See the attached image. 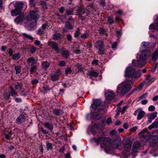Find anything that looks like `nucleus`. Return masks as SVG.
<instances>
[{
    "instance_id": "obj_54",
    "label": "nucleus",
    "mask_w": 158,
    "mask_h": 158,
    "mask_svg": "<svg viewBox=\"0 0 158 158\" xmlns=\"http://www.w3.org/2000/svg\"><path fill=\"white\" fill-rule=\"evenodd\" d=\"M36 69V67L35 66H32L31 69V72L32 73L34 72Z\"/></svg>"
},
{
    "instance_id": "obj_15",
    "label": "nucleus",
    "mask_w": 158,
    "mask_h": 158,
    "mask_svg": "<svg viewBox=\"0 0 158 158\" xmlns=\"http://www.w3.org/2000/svg\"><path fill=\"white\" fill-rule=\"evenodd\" d=\"M146 80L147 83L150 85L155 81V78L154 77H152L150 75H148L147 76Z\"/></svg>"
},
{
    "instance_id": "obj_33",
    "label": "nucleus",
    "mask_w": 158,
    "mask_h": 158,
    "mask_svg": "<svg viewBox=\"0 0 158 158\" xmlns=\"http://www.w3.org/2000/svg\"><path fill=\"white\" fill-rule=\"evenodd\" d=\"M3 96L6 99H8L10 98V93L8 94V92L6 90H5L4 91Z\"/></svg>"
},
{
    "instance_id": "obj_49",
    "label": "nucleus",
    "mask_w": 158,
    "mask_h": 158,
    "mask_svg": "<svg viewBox=\"0 0 158 158\" xmlns=\"http://www.w3.org/2000/svg\"><path fill=\"white\" fill-rule=\"evenodd\" d=\"M47 148L48 150L52 149V144L50 143H48L47 144Z\"/></svg>"
},
{
    "instance_id": "obj_9",
    "label": "nucleus",
    "mask_w": 158,
    "mask_h": 158,
    "mask_svg": "<svg viewBox=\"0 0 158 158\" xmlns=\"http://www.w3.org/2000/svg\"><path fill=\"white\" fill-rule=\"evenodd\" d=\"M26 118L24 114H21L17 118L16 120V123L19 124L24 123L26 120Z\"/></svg>"
},
{
    "instance_id": "obj_18",
    "label": "nucleus",
    "mask_w": 158,
    "mask_h": 158,
    "mask_svg": "<svg viewBox=\"0 0 158 158\" xmlns=\"http://www.w3.org/2000/svg\"><path fill=\"white\" fill-rule=\"evenodd\" d=\"M158 55V50L154 51L152 55V60L153 61H155L157 58Z\"/></svg>"
},
{
    "instance_id": "obj_42",
    "label": "nucleus",
    "mask_w": 158,
    "mask_h": 158,
    "mask_svg": "<svg viewBox=\"0 0 158 158\" xmlns=\"http://www.w3.org/2000/svg\"><path fill=\"white\" fill-rule=\"evenodd\" d=\"M108 23L110 24H112L114 21L113 19V18L110 16L108 17V18L107 20Z\"/></svg>"
},
{
    "instance_id": "obj_5",
    "label": "nucleus",
    "mask_w": 158,
    "mask_h": 158,
    "mask_svg": "<svg viewBox=\"0 0 158 158\" xmlns=\"http://www.w3.org/2000/svg\"><path fill=\"white\" fill-rule=\"evenodd\" d=\"M39 15L38 11L36 10H31L29 13V16L27 17L26 19L28 22L27 23H29L31 19L30 18H31L34 20H36L38 19V16Z\"/></svg>"
},
{
    "instance_id": "obj_43",
    "label": "nucleus",
    "mask_w": 158,
    "mask_h": 158,
    "mask_svg": "<svg viewBox=\"0 0 158 158\" xmlns=\"http://www.w3.org/2000/svg\"><path fill=\"white\" fill-rule=\"evenodd\" d=\"M35 0H30V5L31 7H33L35 4Z\"/></svg>"
},
{
    "instance_id": "obj_50",
    "label": "nucleus",
    "mask_w": 158,
    "mask_h": 158,
    "mask_svg": "<svg viewBox=\"0 0 158 158\" xmlns=\"http://www.w3.org/2000/svg\"><path fill=\"white\" fill-rule=\"evenodd\" d=\"M152 127L154 128H156L158 127V122H155L152 124Z\"/></svg>"
},
{
    "instance_id": "obj_57",
    "label": "nucleus",
    "mask_w": 158,
    "mask_h": 158,
    "mask_svg": "<svg viewBox=\"0 0 158 158\" xmlns=\"http://www.w3.org/2000/svg\"><path fill=\"white\" fill-rule=\"evenodd\" d=\"M71 35L69 34H68L67 35V39L68 41H71L72 39Z\"/></svg>"
},
{
    "instance_id": "obj_25",
    "label": "nucleus",
    "mask_w": 158,
    "mask_h": 158,
    "mask_svg": "<svg viewBox=\"0 0 158 158\" xmlns=\"http://www.w3.org/2000/svg\"><path fill=\"white\" fill-rule=\"evenodd\" d=\"M10 88L11 90V91L10 92L11 95L13 97H15L18 96L17 93L15 90L13 88L12 86H10Z\"/></svg>"
},
{
    "instance_id": "obj_13",
    "label": "nucleus",
    "mask_w": 158,
    "mask_h": 158,
    "mask_svg": "<svg viewBox=\"0 0 158 158\" xmlns=\"http://www.w3.org/2000/svg\"><path fill=\"white\" fill-rule=\"evenodd\" d=\"M100 100L96 99L94 100V102L91 106V107L94 110L96 109L101 104Z\"/></svg>"
},
{
    "instance_id": "obj_61",
    "label": "nucleus",
    "mask_w": 158,
    "mask_h": 158,
    "mask_svg": "<svg viewBox=\"0 0 158 158\" xmlns=\"http://www.w3.org/2000/svg\"><path fill=\"white\" fill-rule=\"evenodd\" d=\"M15 101L17 102H20L21 101V99L20 98H15Z\"/></svg>"
},
{
    "instance_id": "obj_22",
    "label": "nucleus",
    "mask_w": 158,
    "mask_h": 158,
    "mask_svg": "<svg viewBox=\"0 0 158 158\" xmlns=\"http://www.w3.org/2000/svg\"><path fill=\"white\" fill-rule=\"evenodd\" d=\"M27 61L29 63H31L32 65L35 64L37 62V60L32 57L28 58Z\"/></svg>"
},
{
    "instance_id": "obj_62",
    "label": "nucleus",
    "mask_w": 158,
    "mask_h": 158,
    "mask_svg": "<svg viewBox=\"0 0 158 158\" xmlns=\"http://www.w3.org/2000/svg\"><path fill=\"white\" fill-rule=\"evenodd\" d=\"M99 32L100 34H103L104 33V30L102 28H100Z\"/></svg>"
},
{
    "instance_id": "obj_7",
    "label": "nucleus",
    "mask_w": 158,
    "mask_h": 158,
    "mask_svg": "<svg viewBox=\"0 0 158 158\" xmlns=\"http://www.w3.org/2000/svg\"><path fill=\"white\" fill-rule=\"evenodd\" d=\"M132 143V142L130 139H127L125 141L124 143V147L125 151L129 152L131 150Z\"/></svg>"
},
{
    "instance_id": "obj_20",
    "label": "nucleus",
    "mask_w": 158,
    "mask_h": 158,
    "mask_svg": "<svg viewBox=\"0 0 158 158\" xmlns=\"http://www.w3.org/2000/svg\"><path fill=\"white\" fill-rule=\"evenodd\" d=\"M98 72H96L94 71H92L88 72L87 74V76H93L94 77H97L98 75Z\"/></svg>"
},
{
    "instance_id": "obj_56",
    "label": "nucleus",
    "mask_w": 158,
    "mask_h": 158,
    "mask_svg": "<svg viewBox=\"0 0 158 158\" xmlns=\"http://www.w3.org/2000/svg\"><path fill=\"white\" fill-rule=\"evenodd\" d=\"M65 65V62L64 61L62 60L59 63V65L60 66H64Z\"/></svg>"
},
{
    "instance_id": "obj_29",
    "label": "nucleus",
    "mask_w": 158,
    "mask_h": 158,
    "mask_svg": "<svg viewBox=\"0 0 158 158\" xmlns=\"http://www.w3.org/2000/svg\"><path fill=\"white\" fill-rule=\"evenodd\" d=\"M23 35L25 38H27L29 40H33V38L29 35L26 34L25 33L23 34Z\"/></svg>"
},
{
    "instance_id": "obj_28",
    "label": "nucleus",
    "mask_w": 158,
    "mask_h": 158,
    "mask_svg": "<svg viewBox=\"0 0 158 158\" xmlns=\"http://www.w3.org/2000/svg\"><path fill=\"white\" fill-rule=\"evenodd\" d=\"M15 69L16 71V74H17L21 72V68L19 66H15Z\"/></svg>"
},
{
    "instance_id": "obj_60",
    "label": "nucleus",
    "mask_w": 158,
    "mask_h": 158,
    "mask_svg": "<svg viewBox=\"0 0 158 158\" xmlns=\"http://www.w3.org/2000/svg\"><path fill=\"white\" fill-rule=\"evenodd\" d=\"M39 82L38 80L37 79H35L31 81V83L32 84H35L38 83Z\"/></svg>"
},
{
    "instance_id": "obj_39",
    "label": "nucleus",
    "mask_w": 158,
    "mask_h": 158,
    "mask_svg": "<svg viewBox=\"0 0 158 158\" xmlns=\"http://www.w3.org/2000/svg\"><path fill=\"white\" fill-rule=\"evenodd\" d=\"M22 86V84L21 83H17L15 85V88L16 89H20Z\"/></svg>"
},
{
    "instance_id": "obj_1",
    "label": "nucleus",
    "mask_w": 158,
    "mask_h": 158,
    "mask_svg": "<svg viewBox=\"0 0 158 158\" xmlns=\"http://www.w3.org/2000/svg\"><path fill=\"white\" fill-rule=\"evenodd\" d=\"M141 52L139 55L137 56V61L133 60L132 64L133 66L141 67L146 64V60L150 56L151 52L148 50H140Z\"/></svg>"
},
{
    "instance_id": "obj_40",
    "label": "nucleus",
    "mask_w": 158,
    "mask_h": 158,
    "mask_svg": "<svg viewBox=\"0 0 158 158\" xmlns=\"http://www.w3.org/2000/svg\"><path fill=\"white\" fill-rule=\"evenodd\" d=\"M30 52L32 53L35 52L36 51V48L34 46H32L30 47Z\"/></svg>"
},
{
    "instance_id": "obj_38",
    "label": "nucleus",
    "mask_w": 158,
    "mask_h": 158,
    "mask_svg": "<svg viewBox=\"0 0 158 158\" xmlns=\"http://www.w3.org/2000/svg\"><path fill=\"white\" fill-rule=\"evenodd\" d=\"M62 111L60 110H55L53 111V113L56 115H59L62 113Z\"/></svg>"
},
{
    "instance_id": "obj_64",
    "label": "nucleus",
    "mask_w": 158,
    "mask_h": 158,
    "mask_svg": "<svg viewBox=\"0 0 158 158\" xmlns=\"http://www.w3.org/2000/svg\"><path fill=\"white\" fill-rule=\"evenodd\" d=\"M158 99V96L156 95L153 97L152 98V100L154 101H156Z\"/></svg>"
},
{
    "instance_id": "obj_31",
    "label": "nucleus",
    "mask_w": 158,
    "mask_h": 158,
    "mask_svg": "<svg viewBox=\"0 0 158 158\" xmlns=\"http://www.w3.org/2000/svg\"><path fill=\"white\" fill-rule=\"evenodd\" d=\"M60 34L56 33L54 35L53 39L54 40H58L60 38Z\"/></svg>"
},
{
    "instance_id": "obj_2",
    "label": "nucleus",
    "mask_w": 158,
    "mask_h": 158,
    "mask_svg": "<svg viewBox=\"0 0 158 158\" xmlns=\"http://www.w3.org/2000/svg\"><path fill=\"white\" fill-rule=\"evenodd\" d=\"M134 82L126 80L119 84L117 87L116 93L118 94L124 95L131 88Z\"/></svg>"
},
{
    "instance_id": "obj_24",
    "label": "nucleus",
    "mask_w": 158,
    "mask_h": 158,
    "mask_svg": "<svg viewBox=\"0 0 158 158\" xmlns=\"http://www.w3.org/2000/svg\"><path fill=\"white\" fill-rule=\"evenodd\" d=\"M21 55L19 53H18L14 54L12 56V58L14 60H19L20 57Z\"/></svg>"
},
{
    "instance_id": "obj_27",
    "label": "nucleus",
    "mask_w": 158,
    "mask_h": 158,
    "mask_svg": "<svg viewBox=\"0 0 158 158\" xmlns=\"http://www.w3.org/2000/svg\"><path fill=\"white\" fill-rule=\"evenodd\" d=\"M23 19V17L21 16H19L14 20L15 22L16 23H19L21 22Z\"/></svg>"
},
{
    "instance_id": "obj_46",
    "label": "nucleus",
    "mask_w": 158,
    "mask_h": 158,
    "mask_svg": "<svg viewBox=\"0 0 158 158\" xmlns=\"http://www.w3.org/2000/svg\"><path fill=\"white\" fill-rule=\"evenodd\" d=\"M71 72V70L69 68H67L65 70V73L67 74H69Z\"/></svg>"
},
{
    "instance_id": "obj_58",
    "label": "nucleus",
    "mask_w": 158,
    "mask_h": 158,
    "mask_svg": "<svg viewBox=\"0 0 158 158\" xmlns=\"http://www.w3.org/2000/svg\"><path fill=\"white\" fill-rule=\"evenodd\" d=\"M110 133L111 135H114L116 134V131L115 130H113L110 131Z\"/></svg>"
},
{
    "instance_id": "obj_53",
    "label": "nucleus",
    "mask_w": 158,
    "mask_h": 158,
    "mask_svg": "<svg viewBox=\"0 0 158 158\" xmlns=\"http://www.w3.org/2000/svg\"><path fill=\"white\" fill-rule=\"evenodd\" d=\"M117 45V43L116 42H114L113 44H112L111 46L112 48L113 49H114L116 48Z\"/></svg>"
},
{
    "instance_id": "obj_30",
    "label": "nucleus",
    "mask_w": 158,
    "mask_h": 158,
    "mask_svg": "<svg viewBox=\"0 0 158 158\" xmlns=\"http://www.w3.org/2000/svg\"><path fill=\"white\" fill-rule=\"evenodd\" d=\"M42 65V67L45 69H47L49 66V63L47 61H45L43 63Z\"/></svg>"
},
{
    "instance_id": "obj_63",
    "label": "nucleus",
    "mask_w": 158,
    "mask_h": 158,
    "mask_svg": "<svg viewBox=\"0 0 158 158\" xmlns=\"http://www.w3.org/2000/svg\"><path fill=\"white\" fill-rule=\"evenodd\" d=\"M34 44L38 46L40 45V41L38 40H35L34 42Z\"/></svg>"
},
{
    "instance_id": "obj_45",
    "label": "nucleus",
    "mask_w": 158,
    "mask_h": 158,
    "mask_svg": "<svg viewBox=\"0 0 158 158\" xmlns=\"http://www.w3.org/2000/svg\"><path fill=\"white\" fill-rule=\"evenodd\" d=\"M12 135V133L11 132H9L8 134H6L5 135V137L6 139H9L10 137Z\"/></svg>"
},
{
    "instance_id": "obj_35",
    "label": "nucleus",
    "mask_w": 158,
    "mask_h": 158,
    "mask_svg": "<svg viewBox=\"0 0 158 158\" xmlns=\"http://www.w3.org/2000/svg\"><path fill=\"white\" fill-rule=\"evenodd\" d=\"M61 54L63 56L67 58L69 56V52L65 51L63 52Z\"/></svg>"
},
{
    "instance_id": "obj_34",
    "label": "nucleus",
    "mask_w": 158,
    "mask_h": 158,
    "mask_svg": "<svg viewBox=\"0 0 158 158\" xmlns=\"http://www.w3.org/2000/svg\"><path fill=\"white\" fill-rule=\"evenodd\" d=\"M45 126L50 130H52L53 128V125L49 123H45Z\"/></svg>"
},
{
    "instance_id": "obj_32",
    "label": "nucleus",
    "mask_w": 158,
    "mask_h": 158,
    "mask_svg": "<svg viewBox=\"0 0 158 158\" xmlns=\"http://www.w3.org/2000/svg\"><path fill=\"white\" fill-rule=\"evenodd\" d=\"M65 27L68 29H71L72 28V26L69 22H67L65 23Z\"/></svg>"
},
{
    "instance_id": "obj_21",
    "label": "nucleus",
    "mask_w": 158,
    "mask_h": 158,
    "mask_svg": "<svg viewBox=\"0 0 158 158\" xmlns=\"http://www.w3.org/2000/svg\"><path fill=\"white\" fill-rule=\"evenodd\" d=\"M21 11L19 10L16 9L15 10H12L11 12V15L12 16H15L19 14Z\"/></svg>"
},
{
    "instance_id": "obj_36",
    "label": "nucleus",
    "mask_w": 158,
    "mask_h": 158,
    "mask_svg": "<svg viewBox=\"0 0 158 158\" xmlns=\"http://www.w3.org/2000/svg\"><path fill=\"white\" fill-rule=\"evenodd\" d=\"M51 79L53 81H56L58 79V78L57 76L54 73L51 76Z\"/></svg>"
},
{
    "instance_id": "obj_37",
    "label": "nucleus",
    "mask_w": 158,
    "mask_h": 158,
    "mask_svg": "<svg viewBox=\"0 0 158 158\" xmlns=\"http://www.w3.org/2000/svg\"><path fill=\"white\" fill-rule=\"evenodd\" d=\"M144 82H143L141 83L139 86L136 87L135 89L136 90H140L142 89V88L143 87V85L144 84Z\"/></svg>"
},
{
    "instance_id": "obj_59",
    "label": "nucleus",
    "mask_w": 158,
    "mask_h": 158,
    "mask_svg": "<svg viewBox=\"0 0 158 158\" xmlns=\"http://www.w3.org/2000/svg\"><path fill=\"white\" fill-rule=\"evenodd\" d=\"M112 122V120L110 118H108L106 120V123L107 124H109L111 123Z\"/></svg>"
},
{
    "instance_id": "obj_8",
    "label": "nucleus",
    "mask_w": 158,
    "mask_h": 158,
    "mask_svg": "<svg viewBox=\"0 0 158 158\" xmlns=\"http://www.w3.org/2000/svg\"><path fill=\"white\" fill-rule=\"evenodd\" d=\"M138 114L137 119L138 120L141 119L143 117L145 114V112L141 109L139 108L137 110L135 111L134 114L136 115Z\"/></svg>"
},
{
    "instance_id": "obj_19",
    "label": "nucleus",
    "mask_w": 158,
    "mask_h": 158,
    "mask_svg": "<svg viewBox=\"0 0 158 158\" xmlns=\"http://www.w3.org/2000/svg\"><path fill=\"white\" fill-rule=\"evenodd\" d=\"M157 113L155 112L153 113L151 115H150L148 118V121L150 123H151V120H153L157 117Z\"/></svg>"
},
{
    "instance_id": "obj_48",
    "label": "nucleus",
    "mask_w": 158,
    "mask_h": 158,
    "mask_svg": "<svg viewBox=\"0 0 158 158\" xmlns=\"http://www.w3.org/2000/svg\"><path fill=\"white\" fill-rule=\"evenodd\" d=\"M128 106L127 105H125L123 108L122 111H121V113L122 114H123V113H124L125 112V110L126 109H127L128 108Z\"/></svg>"
},
{
    "instance_id": "obj_26",
    "label": "nucleus",
    "mask_w": 158,
    "mask_h": 158,
    "mask_svg": "<svg viewBox=\"0 0 158 158\" xmlns=\"http://www.w3.org/2000/svg\"><path fill=\"white\" fill-rule=\"evenodd\" d=\"M49 45L54 49L58 46V44L55 42H50L48 43Z\"/></svg>"
},
{
    "instance_id": "obj_6",
    "label": "nucleus",
    "mask_w": 158,
    "mask_h": 158,
    "mask_svg": "<svg viewBox=\"0 0 158 158\" xmlns=\"http://www.w3.org/2000/svg\"><path fill=\"white\" fill-rule=\"evenodd\" d=\"M95 47L99 50L98 53L102 55L104 52V50L103 49L104 47L103 43L101 40H98L95 43Z\"/></svg>"
},
{
    "instance_id": "obj_17",
    "label": "nucleus",
    "mask_w": 158,
    "mask_h": 158,
    "mask_svg": "<svg viewBox=\"0 0 158 158\" xmlns=\"http://www.w3.org/2000/svg\"><path fill=\"white\" fill-rule=\"evenodd\" d=\"M140 147V144L138 141H136L133 144V148H132V151L134 152H135L137 149Z\"/></svg>"
},
{
    "instance_id": "obj_14",
    "label": "nucleus",
    "mask_w": 158,
    "mask_h": 158,
    "mask_svg": "<svg viewBox=\"0 0 158 158\" xmlns=\"http://www.w3.org/2000/svg\"><path fill=\"white\" fill-rule=\"evenodd\" d=\"M147 130V129H144L143 131H142L139 133V134L141 135V136L143 137H144V139L146 140H148L150 137V135L148 133H147L145 135L143 134L145 133L146 132Z\"/></svg>"
},
{
    "instance_id": "obj_44",
    "label": "nucleus",
    "mask_w": 158,
    "mask_h": 158,
    "mask_svg": "<svg viewBox=\"0 0 158 158\" xmlns=\"http://www.w3.org/2000/svg\"><path fill=\"white\" fill-rule=\"evenodd\" d=\"M148 109L150 111H153L155 109V107L153 105H151L149 107Z\"/></svg>"
},
{
    "instance_id": "obj_4",
    "label": "nucleus",
    "mask_w": 158,
    "mask_h": 158,
    "mask_svg": "<svg viewBox=\"0 0 158 158\" xmlns=\"http://www.w3.org/2000/svg\"><path fill=\"white\" fill-rule=\"evenodd\" d=\"M103 139V143L106 147L109 146L110 143V140L109 138H105L103 139V137H99L98 138H95L94 139L97 145H98L101 142L102 140Z\"/></svg>"
},
{
    "instance_id": "obj_52",
    "label": "nucleus",
    "mask_w": 158,
    "mask_h": 158,
    "mask_svg": "<svg viewBox=\"0 0 158 158\" xmlns=\"http://www.w3.org/2000/svg\"><path fill=\"white\" fill-rule=\"evenodd\" d=\"M73 12L72 10H67L66 13L68 15H70L72 14Z\"/></svg>"
},
{
    "instance_id": "obj_41",
    "label": "nucleus",
    "mask_w": 158,
    "mask_h": 158,
    "mask_svg": "<svg viewBox=\"0 0 158 158\" xmlns=\"http://www.w3.org/2000/svg\"><path fill=\"white\" fill-rule=\"evenodd\" d=\"M72 50L73 52L76 54H79L80 53V51L78 49H75L74 47L72 48Z\"/></svg>"
},
{
    "instance_id": "obj_10",
    "label": "nucleus",
    "mask_w": 158,
    "mask_h": 158,
    "mask_svg": "<svg viewBox=\"0 0 158 158\" xmlns=\"http://www.w3.org/2000/svg\"><path fill=\"white\" fill-rule=\"evenodd\" d=\"M105 96L107 99L110 100L114 98V94L111 91H108L105 93Z\"/></svg>"
},
{
    "instance_id": "obj_23",
    "label": "nucleus",
    "mask_w": 158,
    "mask_h": 158,
    "mask_svg": "<svg viewBox=\"0 0 158 158\" xmlns=\"http://www.w3.org/2000/svg\"><path fill=\"white\" fill-rule=\"evenodd\" d=\"M149 45L148 42H143L142 43L140 48V50H143L144 48H147Z\"/></svg>"
},
{
    "instance_id": "obj_47",
    "label": "nucleus",
    "mask_w": 158,
    "mask_h": 158,
    "mask_svg": "<svg viewBox=\"0 0 158 158\" xmlns=\"http://www.w3.org/2000/svg\"><path fill=\"white\" fill-rule=\"evenodd\" d=\"M80 35L79 29L78 28L77 30L76 31L75 33V37H78Z\"/></svg>"
},
{
    "instance_id": "obj_55",
    "label": "nucleus",
    "mask_w": 158,
    "mask_h": 158,
    "mask_svg": "<svg viewBox=\"0 0 158 158\" xmlns=\"http://www.w3.org/2000/svg\"><path fill=\"white\" fill-rule=\"evenodd\" d=\"M8 53L10 56H12L13 55V50L11 48H10L9 49Z\"/></svg>"
},
{
    "instance_id": "obj_16",
    "label": "nucleus",
    "mask_w": 158,
    "mask_h": 158,
    "mask_svg": "<svg viewBox=\"0 0 158 158\" xmlns=\"http://www.w3.org/2000/svg\"><path fill=\"white\" fill-rule=\"evenodd\" d=\"M24 4L23 2H17L15 5V8L17 10H19L21 11V10L23 7Z\"/></svg>"
},
{
    "instance_id": "obj_12",
    "label": "nucleus",
    "mask_w": 158,
    "mask_h": 158,
    "mask_svg": "<svg viewBox=\"0 0 158 158\" xmlns=\"http://www.w3.org/2000/svg\"><path fill=\"white\" fill-rule=\"evenodd\" d=\"M155 23L151 24L149 26L150 29L158 30V17H156Z\"/></svg>"
},
{
    "instance_id": "obj_3",
    "label": "nucleus",
    "mask_w": 158,
    "mask_h": 158,
    "mask_svg": "<svg viewBox=\"0 0 158 158\" xmlns=\"http://www.w3.org/2000/svg\"><path fill=\"white\" fill-rule=\"evenodd\" d=\"M141 73V70L135 71L133 67L129 66L127 68L125 74V77H131L132 79H136L139 77Z\"/></svg>"
},
{
    "instance_id": "obj_51",
    "label": "nucleus",
    "mask_w": 158,
    "mask_h": 158,
    "mask_svg": "<svg viewBox=\"0 0 158 158\" xmlns=\"http://www.w3.org/2000/svg\"><path fill=\"white\" fill-rule=\"evenodd\" d=\"M54 74L57 76L58 77L61 74V72L59 70H58L56 71V72L54 73Z\"/></svg>"
},
{
    "instance_id": "obj_11",
    "label": "nucleus",
    "mask_w": 158,
    "mask_h": 158,
    "mask_svg": "<svg viewBox=\"0 0 158 158\" xmlns=\"http://www.w3.org/2000/svg\"><path fill=\"white\" fill-rule=\"evenodd\" d=\"M121 140L120 137H118L117 139L115 140L113 143V147L115 148H118L121 144Z\"/></svg>"
}]
</instances>
